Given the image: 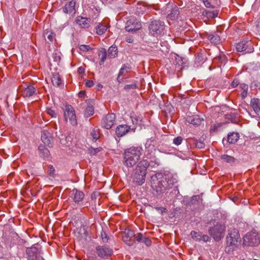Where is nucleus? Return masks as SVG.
Instances as JSON below:
<instances>
[{"label": "nucleus", "mask_w": 260, "mask_h": 260, "mask_svg": "<svg viewBox=\"0 0 260 260\" xmlns=\"http://www.w3.org/2000/svg\"><path fill=\"white\" fill-rule=\"evenodd\" d=\"M177 176L172 174L156 173L151 177V187L158 193L170 188L177 182Z\"/></svg>", "instance_id": "nucleus-1"}, {"label": "nucleus", "mask_w": 260, "mask_h": 260, "mask_svg": "<svg viewBox=\"0 0 260 260\" xmlns=\"http://www.w3.org/2000/svg\"><path fill=\"white\" fill-rule=\"evenodd\" d=\"M143 149L140 147H132L125 150L123 154V164L127 168L133 167L140 158Z\"/></svg>", "instance_id": "nucleus-2"}, {"label": "nucleus", "mask_w": 260, "mask_h": 260, "mask_svg": "<svg viewBox=\"0 0 260 260\" xmlns=\"http://www.w3.org/2000/svg\"><path fill=\"white\" fill-rule=\"evenodd\" d=\"M149 166V164L146 159H143L138 164L134 173L132 174L134 182L139 185L145 182L147 169Z\"/></svg>", "instance_id": "nucleus-3"}, {"label": "nucleus", "mask_w": 260, "mask_h": 260, "mask_svg": "<svg viewBox=\"0 0 260 260\" xmlns=\"http://www.w3.org/2000/svg\"><path fill=\"white\" fill-rule=\"evenodd\" d=\"M226 251L230 252L233 251L241 242V238L238 231L235 229H231L228 230V234L226 238Z\"/></svg>", "instance_id": "nucleus-4"}, {"label": "nucleus", "mask_w": 260, "mask_h": 260, "mask_svg": "<svg viewBox=\"0 0 260 260\" xmlns=\"http://www.w3.org/2000/svg\"><path fill=\"white\" fill-rule=\"evenodd\" d=\"M225 228L224 224L215 222L214 226L209 228L208 232L215 241H219L223 238Z\"/></svg>", "instance_id": "nucleus-5"}, {"label": "nucleus", "mask_w": 260, "mask_h": 260, "mask_svg": "<svg viewBox=\"0 0 260 260\" xmlns=\"http://www.w3.org/2000/svg\"><path fill=\"white\" fill-rule=\"evenodd\" d=\"M260 243V235L254 231L248 232L243 238V244L255 246Z\"/></svg>", "instance_id": "nucleus-6"}, {"label": "nucleus", "mask_w": 260, "mask_h": 260, "mask_svg": "<svg viewBox=\"0 0 260 260\" xmlns=\"http://www.w3.org/2000/svg\"><path fill=\"white\" fill-rule=\"evenodd\" d=\"M26 252L27 260H44L41 255V249L39 245H34L30 247L27 248Z\"/></svg>", "instance_id": "nucleus-7"}, {"label": "nucleus", "mask_w": 260, "mask_h": 260, "mask_svg": "<svg viewBox=\"0 0 260 260\" xmlns=\"http://www.w3.org/2000/svg\"><path fill=\"white\" fill-rule=\"evenodd\" d=\"M64 117L66 121H69L73 125L77 124L75 112L73 107L70 105H66L63 108Z\"/></svg>", "instance_id": "nucleus-8"}, {"label": "nucleus", "mask_w": 260, "mask_h": 260, "mask_svg": "<svg viewBox=\"0 0 260 260\" xmlns=\"http://www.w3.org/2000/svg\"><path fill=\"white\" fill-rule=\"evenodd\" d=\"M150 33L152 36H158L161 34L165 28V23L160 20H154L149 26Z\"/></svg>", "instance_id": "nucleus-9"}, {"label": "nucleus", "mask_w": 260, "mask_h": 260, "mask_svg": "<svg viewBox=\"0 0 260 260\" xmlns=\"http://www.w3.org/2000/svg\"><path fill=\"white\" fill-rule=\"evenodd\" d=\"M236 49L238 52H243L244 54H246L252 52L253 47L250 41L242 40L237 44Z\"/></svg>", "instance_id": "nucleus-10"}, {"label": "nucleus", "mask_w": 260, "mask_h": 260, "mask_svg": "<svg viewBox=\"0 0 260 260\" xmlns=\"http://www.w3.org/2000/svg\"><path fill=\"white\" fill-rule=\"evenodd\" d=\"M165 10L167 13H168L167 15L168 20H174L177 19L180 14L178 7L173 4H168Z\"/></svg>", "instance_id": "nucleus-11"}, {"label": "nucleus", "mask_w": 260, "mask_h": 260, "mask_svg": "<svg viewBox=\"0 0 260 260\" xmlns=\"http://www.w3.org/2000/svg\"><path fill=\"white\" fill-rule=\"evenodd\" d=\"M116 116L114 113L106 115L102 119L101 126L102 127L109 129L114 124Z\"/></svg>", "instance_id": "nucleus-12"}, {"label": "nucleus", "mask_w": 260, "mask_h": 260, "mask_svg": "<svg viewBox=\"0 0 260 260\" xmlns=\"http://www.w3.org/2000/svg\"><path fill=\"white\" fill-rule=\"evenodd\" d=\"M141 28V23L134 18L128 20L126 24L125 29L128 32H134Z\"/></svg>", "instance_id": "nucleus-13"}, {"label": "nucleus", "mask_w": 260, "mask_h": 260, "mask_svg": "<svg viewBox=\"0 0 260 260\" xmlns=\"http://www.w3.org/2000/svg\"><path fill=\"white\" fill-rule=\"evenodd\" d=\"M96 249L98 255L103 258L107 257L112 253V249L107 246H98Z\"/></svg>", "instance_id": "nucleus-14"}, {"label": "nucleus", "mask_w": 260, "mask_h": 260, "mask_svg": "<svg viewBox=\"0 0 260 260\" xmlns=\"http://www.w3.org/2000/svg\"><path fill=\"white\" fill-rule=\"evenodd\" d=\"M41 140L43 143L48 146H52V138L50 133L47 130H44L42 132Z\"/></svg>", "instance_id": "nucleus-15"}, {"label": "nucleus", "mask_w": 260, "mask_h": 260, "mask_svg": "<svg viewBox=\"0 0 260 260\" xmlns=\"http://www.w3.org/2000/svg\"><path fill=\"white\" fill-rule=\"evenodd\" d=\"M130 129V126L126 124L119 125L116 127L115 133L118 137H121L126 135Z\"/></svg>", "instance_id": "nucleus-16"}, {"label": "nucleus", "mask_w": 260, "mask_h": 260, "mask_svg": "<svg viewBox=\"0 0 260 260\" xmlns=\"http://www.w3.org/2000/svg\"><path fill=\"white\" fill-rule=\"evenodd\" d=\"M186 121L193 125H199L204 120L203 118H201L198 115L188 116L186 117Z\"/></svg>", "instance_id": "nucleus-17"}, {"label": "nucleus", "mask_w": 260, "mask_h": 260, "mask_svg": "<svg viewBox=\"0 0 260 260\" xmlns=\"http://www.w3.org/2000/svg\"><path fill=\"white\" fill-rule=\"evenodd\" d=\"M87 107H86L84 115L86 117H90L94 114V102L91 99L86 100Z\"/></svg>", "instance_id": "nucleus-18"}, {"label": "nucleus", "mask_w": 260, "mask_h": 260, "mask_svg": "<svg viewBox=\"0 0 260 260\" xmlns=\"http://www.w3.org/2000/svg\"><path fill=\"white\" fill-rule=\"evenodd\" d=\"M76 22L78 25L82 28H87L90 25V19L81 16H78L77 17Z\"/></svg>", "instance_id": "nucleus-19"}, {"label": "nucleus", "mask_w": 260, "mask_h": 260, "mask_svg": "<svg viewBox=\"0 0 260 260\" xmlns=\"http://www.w3.org/2000/svg\"><path fill=\"white\" fill-rule=\"evenodd\" d=\"M72 195L73 196V199L75 203H78L82 201L84 197V194L83 192L78 190L76 189H74L72 190Z\"/></svg>", "instance_id": "nucleus-20"}, {"label": "nucleus", "mask_w": 260, "mask_h": 260, "mask_svg": "<svg viewBox=\"0 0 260 260\" xmlns=\"http://www.w3.org/2000/svg\"><path fill=\"white\" fill-rule=\"evenodd\" d=\"M36 93V89L32 85H27L22 91V94L24 97H29Z\"/></svg>", "instance_id": "nucleus-21"}, {"label": "nucleus", "mask_w": 260, "mask_h": 260, "mask_svg": "<svg viewBox=\"0 0 260 260\" xmlns=\"http://www.w3.org/2000/svg\"><path fill=\"white\" fill-rule=\"evenodd\" d=\"M250 105L256 114L260 113V101L258 99L253 98L251 100Z\"/></svg>", "instance_id": "nucleus-22"}, {"label": "nucleus", "mask_w": 260, "mask_h": 260, "mask_svg": "<svg viewBox=\"0 0 260 260\" xmlns=\"http://www.w3.org/2000/svg\"><path fill=\"white\" fill-rule=\"evenodd\" d=\"M208 39L210 42L215 45H217L220 42V38L218 34L216 33H211L208 35Z\"/></svg>", "instance_id": "nucleus-23"}, {"label": "nucleus", "mask_w": 260, "mask_h": 260, "mask_svg": "<svg viewBox=\"0 0 260 260\" xmlns=\"http://www.w3.org/2000/svg\"><path fill=\"white\" fill-rule=\"evenodd\" d=\"M56 136L58 137V138L60 139L61 144L65 146L66 147H70L71 145V141L70 140L71 137H64L62 135H61V137L60 135H57V133L56 132Z\"/></svg>", "instance_id": "nucleus-24"}, {"label": "nucleus", "mask_w": 260, "mask_h": 260, "mask_svg": "<svg viewBox=\"0 0 260 260\" xmlns=\"http://www.w3.org/2000/svg\"><path fill=\"white\" fill-rule=\"evenodd\" d=\"M75 2L74 1H71L70 2L67 3L64 7L63 9L64 12L66 13H72L74 12Z\"/></svg>", "instance_id": "nucleus-25"}, {"label": "nucleus", "mask_w": 260, "mask_h": 260, "mask_svg": "<svg viewBox=\"0 0 260 260\" xmlns=\"http://www.w3.org/2000/svg\"><path fill=\"white\" fill-rule=\"evenodd\" d=\"M145 149L146 151L150 154L155 150L154 142L152 140L149 139L146 141L145 144Z\"/></svg>", "instance_id": "nucleus-26"}, {"label": "nucleus", "mask_w": 260, "mask_h": 260, "mask_svg": "<svg viewBox=\"0 0 260 260\" xmlns=\"http://www.w3.org/2000/svg\"><path fill=\"white\" fill-rule=\"evenodd\" d=\"M39 154L41 157L44 158L47 157L50 154L49 150L44 146L41 145L38 148Z\"/></svg>", "instance_id": "nucleus-27"}, {"label": "nucleus", "mask_w": 260, "mask_h": 260, "mask_svg": "<svg viewBox=\"0 0 260 260\" xmlns=\"http://www.w3.org/2000/svg\"><path fill=\"white\" fill-rule=\"evenodd\" d=\"M239 134L238 133H232L228 135V141L231 144H235L239 139Z\"/></svg>", "instance_id": "nucleus-28"}, {"label": "nucleus", "mask_w": 260, "mask_h": 260, "mask_svg": "<svg viewBox=\"0 0 260 260\" xmlns=\"http://www.w3.org/2000/svg\"><path fill=\"white\" fill-rule=\"evenodd\" d=\"M51 80L53 84L57 87L59 86L62 83L61 79L58 74H53Z\"/></svg>", "instance_id": "nucleus-29"}, {"label": "nucleus", "mask_w": 260, "mask_h": 260, "mask_svg": "<svg viewBox=\"0 0 260 260\" xmlns=\"http://www.w3.org/2000/svg\"><path fill=\"white\" fill-rule=\"evenodd\" d=\"M90 138L94 141H96L100 137L99 129L97 127H95L91 129L90 133Z\"/></svg>", "instance_id": "nucleus-30"}, {"label": "nucleus", "mask_w": 260, "mask_h": 260, "mask_svg": "<svg viewBox=\"0 0 260 260\" xmlns=\"http://www.w3.org/2000/svg\"><path fill=\"white\" fill-rule=\"evenodd\" d=\"M96 33L99 35L104 34L107 29V27L101 23H99L95 27Z\"/></svg>", "instance_id": "nucleus-31"}, {"label": "nucleus", "mask_w": 260, "mask_h": 260, "mask_svg": "<svg viewBox=\"0 0 260 260\" xmlns=\"http://www.w3.org/2000/svg\"><path fill=\"white\" fill-rule=\"evenodd\" d=\"M108 57L114 58L117 55V48L115 47L111 46L108 49Z\"/></svg>", "instance_id": "nucleus-32"}, {"label": "nucleus", "mask_w": 260, "mask_h": 260, "mask_svg": "<svg viewBox=\"0 0 260 260\" xmlns=\"http://www.w3.org/2000/svg\"><path fill=\"white\" fill-rule=\"evenodd\" d=\"M202 233L200 232L192 231L190 233V235L192 239L196 241H200L202 238Z\"/></svg>", "instance_id": "nucleus-33"}, {"label": "nucleus", "mask_w": 260, "mask_h": 260, "mask_svg": "<svg viewBox=\"0 0 260 260\" xmlns=\"http://www.w3.org/2000/svg\"><path fill=\"white\" fill-rule=\"evenodd\" d=\"M99 56L101 57L100 64L102 65L104 63L107 58L106 51L105 49H103L100 51Z\"/></svg>", "instance_id": "nucleus-34"}, {"label": "nucleus", "mask_w": 260, "mask_h": 260, "mask_svg": "<svg viewBox=\"0 0 260 260\" xmlns=\"http://www.w3.org/2000/svg\"><path fill=\"white\" fill-rule=\"evenodd\" d=\"M206 15L208 18H215L218 15V12L216 10H207L205 12Z\"/></svg>", "instance_id": "nucleus-35"}, {"label": "nucleus", "mask_w": 260, "mask_h": 260, "mask_svg": "<svg viewBox=\"0 0 260 260\" xmlns=\"http://www.w3.org/2000/svg\"><path fill=\"white\" fill-rule=\"evenodd\" d=\"M221 159L225 162L232 163L234 162L235 158L228 155L224 154L221 156Z\"/></svg>", "instance_id": "nucleus-36"}, {"label": "nucleus", "mask_w": 260, "mask_h": 260, "mask_svg": "<svg viewBox=\"0 0 260 260\" xmlns=\"http://www.w3.org/2000/svg\"><path fill=\"white\" fill-rule=\"evenodd\" d=\"M134 232L132 230H128L126 232H125L124 233V236L123 237L124 240L125 242L127 241L128 239H131L133 237H134Z\"/></svg>", "instance_id": "nucleus-37"}, {"label": "nucleus", "mask_w": 260, "mask_h": 260, "mask_svg": "<svg viewBox=\"0 0 260 260\" xmlns=\"http://www.w3.org/2000/svg\"><path fill=\"white\" fill-rule=\"evenodd\" d=\"M222 125V123H216L212 125L210 127L211 132H216L218 131Z\"/></svg>", "instance_id": "nucleus-38"}, {"label": "nucleus", "mask_w": 260, "mask_h": 260, "mask_svg": "<svg viewBox=\"0 0 260 260\" xmlns=\"http://www.w3.org/2000/svg\"><path fill=\"white\" fill-rule=\"evenodd\" d=\"M55 170L53 166L50 165L48 168V173L52 177L54 178L55 177Z\"/></svg>", "instance_id": "nucleus-39"}, {"label": "nucleus", "mask_w": 260, "mask_h": 260, "mask_svg": "<svg viewBox=\"0 0 260 260\" xmlns=\"http://www.w3.org/2000/svg\"><path fill=\"white\" fill-rule=\"evenodd\" d=\"M46 111L48 115H50L52 117H53V118L56 117L57 114H56V112H55V111L52 110L50 108H47L46 109Z\"/></svg>", "instance_id": "nucleus-40"}, {"label": "nucleus", "mask_w": 260, "mask_h": 260, "mask_svg": "<svg viewBox=\"0 0 260 260\" xmlns=\"http://www.w3.org/2000/svg\"><path fill=\"white\" fill-rule=\"evenodd\" d=\"M183 139L181 137H177L173 140V143L177 146L180 145L182 142Z\"/></svg>", "instance_id": "nucleus-41"}, {"label": "nucleus", "mask_w": 260, "mask_h": 260, "mask_svg": "<svg viewBox=\"0 0 260 260\" xmlns=\"http://www.w3.org/2000/svg\"><path fill=\"white\" fill-rule=\"evenodd\" d=\"M126 72L127 70L125 66L121 68L118 75L117 79L119 80L120 77L124 75Z\"/></svg>", "instance_id": "nucleus-42"}, {"label": "nucleus", "mask_w": 260, "mask_h": 260, "mask_svg": "<svg viewBox=\"0 0 260 260\" xmlns=\"http://www.w3.org/2000/svg\"><path fill=\"white\" fill-rule=\"evenodd\" d=\"M102 150L101 147H98L96 148H91L89 149L90 153L91 155H95L98 152H100Z\"/></svg>", "instance_id": "nucleus-43"}, {"label": "nucleus", "mask_w": 260, "mask_h": 260, "mask_svg": "<svg viewBox=\"0 0 260 260\" xmlns=\"http://www.w3.org/2000/svg\"><path fill=\"white\" fill-rule=\"evenodd\" d=\"M44 36L45 38H47L50 41L53 40V34L52 32L49 33L48 31L44 32Z\"/></svg>", "instance_id": "nucleus-44"}, {"label": "nucleus", "mask_w": 260, "mask_h": 260, "mask_svg": "<svg viewBox=\"0 0 260 260\" xmlns=\"http://www.w3.org/2000/svg\"><path fill=\"white\" fill-rule=\"evenodd\" d=\"M135 239L139 241L142 242L143 239H144V237L143 236V234L141 233H139L137 235H135Z\"/></svg>", "instance_id": "nucleus-45"}, {"label": "nucleus", "mask_w": 260, "mask_h": 260, "mask_svg": "<svg viewBox=\"0 0 260 260\" xmlns=\"http://www.w3.org/2000/svg\"><path fill=\"white\" fill-rule=\"evenodd\" d=\"M136 87L137 85L136 84H131L125 85L124 88V89L128 90L131 89H136Z\"/></svg>", "instance_id": "nucleus-46"}, {"label": "nucleus", "mask_w": 260, "mask_h": 260, "mask_svg": "<svg viewBox=\"0 0 260 260\" xmlns=\"http://www.w3.org/2000/svg\"><path fill=\"white\" fill-rule=\"evenodd\" d=\"M154 208L161 214H162L164 213H166L167 211V209L162 207H156Z\"/></svg>", "instance_id": "nucleus-47"}, {"label": "nucleus", "mask_w": 260, "mask_h": 260, "mask_svg": "<svg viewBox=\"0 0 260 260\" xmlns=\"http://www.w3.org/2000/svg\"><path fill=\"white\" fill-rule=\"evenodd\" d=\"M80 50L83 51H87L90 49V47L88 45H81L79 47Z\"/></svg>", "instance_id": "nucleus-48"}, {"label": "nucleus", "mask_w": 260, "mask_h": 260, "mask_svg": "<svg viewBox=\"0 0 260 260\" xmlns=\"http://www.w3.org/2000/svg\"><path fill=\"white\" fill-rule=\"evenodd\" d=\"M240 87L242 91H248V86L247 84L245 83H242L240 84Z\"/></svg>", "instance_id": "nucleus-49"}, {"label": "nucleus", "mask_w": 260, "mask_h": 260, "mask_svg": "<svg viewBox=\"0 0 260 260\" xmlns=\"http://www.w3.org/2000/svg\"><path fill=\"white\" fill-rule=\"evenodd\" d=\"M101 238L104 242H107L108 239L107 237L106 234L105 233H104V232L101 233Z\"/></svg>", "instance_id": "nucleus-50"}, {"label": "nucleus", "mask_w": 260, "mask_h": 260, "mask_svg": "<svg viewBox=\"0 0 260 260\" xmlns=\"http://www.w3.org/2000/svg\"><path fill=\"white\" fill-rule=\"evenodd\" d=\"M239 81L236 79L233 81L231 85L233 87H236L239 84Z\"/></svg>", "instance_id": "nucleus-51"}, {"label": "nucleus", "mask_w": 260, "mask_h": 260, "mask_svg": "<svg viewBox=\"0 0 260 260\" xmlns=\"http://www.w3.org/2000/svg\"><path fill=\"white\" fill-rule=\"evenodd\" d=\"M201 240H203L204 242H208L210 240V238L206 235H202Z\"/></svg>", "instance_id": "nucleus-52"}, {"label": "nucleus", "mask_w": 260, "mask_h": 260, "mask_svg": "<svg viewBox=\"0 0 260 260\" xmlns=\"http://www.w3.org/2000/svg\"><path fill=\"white\" fill-rule=\"evenodd\" d=\"M142 242L145 243L148 246H150L151 244V241L150 239L145 237L144 238Z\"/></svg>", "instance_id": "nucleus-53"}, {"label": "nucleus", "mask_w": 260, "mask_h": 260, "mask_svg": "<svg viewBox=\"0 0 260 260\" xmlns=\"http://www.w3.org/2000/svg\"><path fill=\"white\" fill-rule=\"evenodd\" d=\"M85 84L87 87H91L93 85V82L91 80H87Z\"/></svg>", "instance_id": "nucleus-54"}, {"label": "nucleus", "mask_w": 260, "mask_h": 260, "mask_svg": "<svg viewBox=\"0 0 260 260\" xmlns=\"http://www.w3.org/2000/svg\"><path fill=\"white\" fill-rule=\"evenodd\" d=\"M126 41L128 43H132L134 42V39L132 37H126Z\"/></svg>", "instance_id": "nucleus-55"}, {"label": "nucleus", "mask_w": 260, "mask_h": 260, "mask_svg": "<svg viewBox=\"0 0 260 260\" xmlns=\"http://www.w3.org/2000/svg\"><path fill=\"white\" fill-rule=\"evenodd\" d=\"M77 72H78V74H82L84 73L85 70L83 67H80L78 68Z\"/></svg>", "instance_id": "nucleus-56"}, {"label": "nucleus", "mask_w": 260, "mask_h": 260, "mask_svg": "<svg viewBox=\"0 0 260 260\" xmlns=\"http://www.w3.org/2000/svg\"><path fill=\"white\" fill-rule=\"evenodd\" d=\"M247 91H242L241 95L242 99H245L247 96Z\"/></svg>", "instance_id": "nucleus-57"}, {"label": "nucleus", "mask_w": 260, "mask_h": 260, "mask_svg": "<svg viewBox=\"0 0 260 260\" xmlns=\"http://www.w3.org/2000/svg\"><path fill=\"white\" fill-rule=\"evenodd\" d=\"M85 96V92L83 91H81L79 93V96L81 98H84Z\"/></svg>", "instance_id": "nucleus-58"}, {"label": "nucleus", "mask_w": 260, "mask_h": 260, "mask_svg": "<svg viewBox=\"0 0 260 260\" xmlns=\"http://www.w3.org/2000/svg\"><path fill=\"white\" fill-rule=\"evenodd\" d=\"M98 87L99 88H102V85L101 84H100L99 86H98Z\"/></svg>", "instance_id": "nucleus-59"}, {"label": "nucleus", "mask_w": 260, "mask_h": 260, "mask_svg": "<svg viewBox=\"0 0 260 260\" xmlns=\"http://www.w3.org/2000/svg\"><path fill=\"white\" fill-rule=\"evenodd\" d=\"M143 11L145 10V7L144 6H143Z\"/></svg>", "instance_id": "nucleus-60"}, {"label": "nucleus", "mask_w": 260, "mask_h": 260, "mask_svg": "<svg viewBox=\"0 0 260 260\" xmlns=\"http://www.w3.org/2000/svg\"><path fill=\"white\" fill-rule=\"evenodd\" d=\"M140 6V7H138L137 8H139V9H141V5H139Z\"/></svg>", "instance_id": "nucleus-61"}]
</instances>
